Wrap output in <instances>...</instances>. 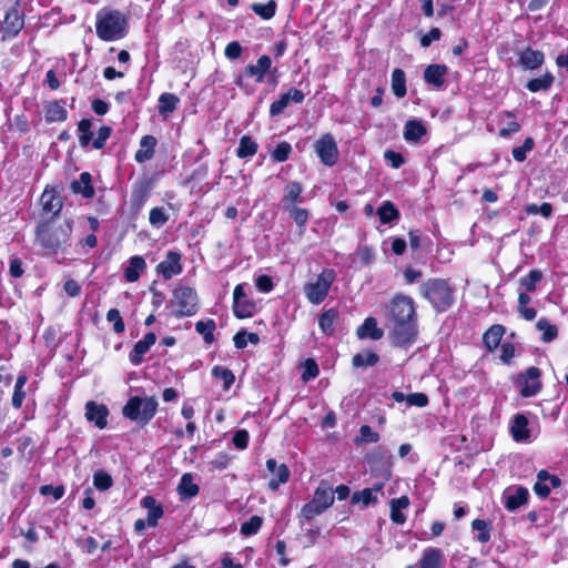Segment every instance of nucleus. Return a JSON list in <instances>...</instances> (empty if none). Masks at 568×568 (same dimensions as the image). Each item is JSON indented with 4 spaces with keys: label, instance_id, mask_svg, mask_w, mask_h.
Instances as JSON below:
<instances>
[{
    "label": "nucleus",
    "instance_id": "f257e3e1",
    "mask_svg": "<svg viewBox=\"0 0 568 568\" xmlns=\"http://www.w3.org/2000/svg\"><path fill=\"white\" fill-rule=\"evenodd\" d=\"M72 230L73 223L71 220L59 223L55 219L50 217L38 224L36 239L48 253L55 254L67 250Z\"/></svg>",
    "mask_w": 568,
    "mask_h": 568
},
{
    "label": "nucleus",
    "instance_id": "f03ea898",
    "mask_svg": "<svg viewBox=\"0 0 568 568\" xmlns=\"http://www.w3.org/2000/svg\"><path fill=\"white\" fill-rule=\"evenodd\" d=\"M419 290L436 312H446L455 302V288L448 280L429 278L420 285Z\"/></svg>",
    "mask_w": 568,
    "mask_h": 568
},
{
    "label": "nucleus",
    "instance_id": "7ed1b4c3",
    "mask_svg": "<svg viewBox=\"0 0 568 568\" xmlns=\"http://www.w3.org/2000/svg\"><path fill=\"white\" fill-rule=\"evenodd\" d=\"M97 36L103 41H116L128 33V20L118 10H100L97 13Z\"/></svg>",
    "mask_w": 568,
    "mask_h": 568
},
{
    "label": "nucleus",
    "instance_id": "20e7f679",
    "mask_svg": "<svg viewBox=\"0 0 568 568\" xmlns=\"http://www.w3.org/2000/svg\"><path fill=\"white\" fill-rule=\"evenodd\" d=\"M158 405L159 403L153 396H133L123 406L122 414L130 420L136 422L140 425H146L154 417Z\"/></svg>",
    "mask_w": 568,
    "mask_h": 568
},
{
    "label": "nucleus",
    "instance_id": "39448f33",
    "mask_svg": "<svg viewBox=\"0 0 568 568\" xmlns=\"http://www.w3.org/2000/svg\"><path fill=\"white\" fill-rule=\"evenodd\" d=\"M171 306L175 310V317L193 316L199 311V298L196 292L189 286H179L173 291Z\"/></svg>",
    "mask_w": 568,
    "mask_h": 568
},
{
    "label": "nucleus",
    "instance_id": "423d86ee",
    "mask_svg": "<svg viewBox=\"0 0 568 568\" xmlns=\"http://www.w3.org/2000/svg\"><path fill=\"white\" fill-rule=\"evenodd\" d=\"M335 280L333 270H324L315 280L304 287L305 295L312 304H321L327 296L329 287Z\"/></svg>",
    "mask_w": 568,
    "mask_h": 568
},
{
    "label": "nucleus",
    "instance_id": "0eeeda50",
    "mask_svg": "<svg viewBox=\"0 0 568 568\" xmlns=\"http://www.w3.org/2000/svg\"><path fill=\"white\" fill-rule=\"evenodd\" d=\"M417 336L416 320L394 321V327L390 333L392 342L395 346L403 347L415 342Z\"/></svg>",
    "mask_w": 568,
    "mask_h": 568
},
{
    "label": "nucleus",
    "instance_id": "6e6552de",
    "mask_svg": "<svg viewBox=\"0 0 568 568\" xmlns=\"http://www.w3.org/2000/svg\"><path fill=\"white\" fill-rule=\"evenodd\" d=\"M271 69L272 59L263 54L257 59L256 64H247L243 73L235 78L234 83L242 88L245 78H254L257 83H261L265 80L266 74L271 72Z\"/></svg>",
    "mask_w": 568,
    "mask_h": 568
},
{
    "label": "nucleus",
    "instance_id": "1a4fd4ad",
    "mask_svg": "<svg viewBox=\"0 0 568 568\" xmlns=\"http://www.w3.org/2000/svg\"><path fill=\"white\" fill-rule=\"evenodd\" d=\"M314 151L321 162L326 166H333L338 160L337 144L333 135L329 133L322 135L314 143Z\"/></svg>",
    "mask_w": 568,
    "mask_h": 568
},
{
    "label": "nucleus",
    "instance_id": "9d476101",
    "mask_svg": "<svg viewBox=\"0 0 568 568\" xmlns=\"http://www.w3.org/2000/svg\"><path fill=\"white\" fill-rule=\"evenodd\" d=\"M390 316L394 321L416 320L414 301L405 295H397L390 303Z\"/></svg>",
    "mask_w": 568,
    "mask_h": 568
},
{
    "label": "nucleus",
    "instance_id": "9b49d317",
    "mask_svg": "<svg viewBox=\"0 0 568 568\" xmlns=\"http://www.w3.org/2000/svg\"><path fill=\"white\" fill-rule=\"evenodd\" d=\"M255 305L246 297L243 284L235 286L233 292V312L237 318H247L253 316Z\"/></svg>",
    "mask_w": 568,
    "mask_h": 568
},
{
    "label": "nucleus",
    "instance_id": "f8f14e48",
    "mask_svg": "<svg viewBox=\"0 0 568 568\" xmlns=\"http://www.w3.org/2000/svg\"><path fill=\"white\" fill-rule=\"evenodd\" d=\"M158 274L168 281L182 272L181 254L175 251H169L165 258L156 266Z\"/></svg>",
    "mask_w": 568,
    "mask_h": 568
},
{
    "label": "nucleus",
    "instance_id": "ddd939ff",
    "mask_svg": "<svg viewBox=\"0 0 568 568\" xmlns=\"http://www.w3.org/2000/svg\"><path fill=\"white\" fill-rule=\"evenodd\" d=\"M540 369L531 366L529 367L524 375H521L519 382L521 385L520 394L524 397L535 396L541 389Z\"/></svg>",
    "mask_w": 568,
    "mask_h": 568
},
{
    "label": "nucleus",
    "instance_id": "4468645a",
    "mask_svg": "<svg viewBox=\"0 0 568 568\" xmlns=\"http://www.w3.org/2000/svg\"><path fill=\"white\" fill-rule=\"evenodd\" d=\"M305 99V94L295 88H291L287 92L280 95V99L274 101L270 106V115L277 116L283 113L285 108L291 103H302Z\"/></svg>",
    "mask_w": 568,
    "mask_h": 568
},
{
    "label": "nucleus",
    "instance_id": "2eb2a0df",
    "mask_svg": "<svg viewBox=\"0 0 568 568\" xmlns=\"http://www.w3.org/2000/svg\"><path fill=\"white\" fill-rule=\"evenodd\" d=\"M109 409L103 404L90 400L85 404V418L93 423L99 429H103L108 425Z\"/></svg>",
    "mask_w": 568,
    "mask_h": 568
},
{
    "label": "nucleus",
    "instance_id": "dca6fc26",
    "mask_svg": "<svg viewBox=\"0 0 568 568\" xmlns=\"http://www.w3.org/2000/svg\"><path fill=\"white\" fill-rule=\"evenodd\" d=\"M267 470L273 475L268 481V488L276 490L281 484H285L290 478V469L285 464H277L274 458L266 462Z\"/></svg>",
    "mask_w": 568,
    "mask_h": 568
},
{
    "label": "nucleus",
    "instance_id": "f3484780",
    "mask_svg": "<svg viewBox=\"0 0 568 568\" xmlns=\"http://www.w3.org/2000/svg\"><path fill=\"white\" fill-rule=\"evenodd\" d=\"M24 26L23 16L19 10L18 3L10 8L3 20V32L10 37H16Z\"/></svg>",
    "mask_w": 568,
    "mask_h": 568
},
{
    "label": "nucleus",
    "instance_id": "a211bd4d",
    "mask_svg": "<svg viewBox=\"0 0 568 568\" xmlns=\"http://www.w3.org/2000/svg\"><path fill=\"white\" fill-rule=\"evenodd\" d=\"M528 496V489L525 487L510 488L504 491L503 501L508 510L514 511L527 503Z\"/></svg>",
    "mask_w": 568,
    "mask_h": 568
},
{
    "label": "nucleus",
    "instance_id": "6ab92c4d",
    "mask_svg": "<svg viewBox=\"0 0 568 568\" xmlns=\"http://www.w3.org/2000/svg\"><path fill=\"white\" fill-rule=\"evenodd\" d=\"M40 203L42 206V211L47 214H52L51 217H55L62 210V200L57 195L54 189L47 187L41 197Z\"/></svg>",
    "mask_w": 568,
    "mask_h": 568
},
{
    "label": "nucleus",
    "instance_id": "aec40b11",
    "mask_svg": "<svg viewBox=\"0 0 568 568\" xmlns=\"http://www.w3.org/2000/svg\"><path fill=\"white\" fill-rule=\"evenodd\" d=\"M156 342V336L154 333L150 332L144 335V337L138 341L131 351L129 358L133 365H139L143 361L144 354L154 345Z\"/></svg>",
    "mask_w": 568,
    "mask_h": 568
},
{
    "label": "nucleus",
    "instance_id": "412c9836",
    "mask_svg": "<svg viewBox=\"0 0 568 568\" xmlns=\"http://www.w3.org/2000/svg\"><path fill=\"white\" fill-rule=\"evenodd\" d=\"M510 434L515 442H530L531 433L528 428V419L523 414H517L510 425Z\"/></svg>",
    "mask_w": 568,
    "mask_h": 568
},
{
    "label": "nucleus",
    "instance_id": "4be33fe9",
    "mask_svg": "<svg viewBox=\"0 0 568 568\" xmlns=\"http://www.w3.org/2000/svg\"><path fill=\"white\" fill-rule=\"evenodd\" d=\"M447 73L448 68L445 64H429L424 71V80L429 85L442 88Z\"/></svg>",
    "mask_w": 568,
    "mask_h": 568
},
{
    "label": "nucleus",
    "instance_id": "5701e85b",
    "mask_svg": "<svg viewBox=\"0 0 568 568\" xmlns=\"http://www.w3.org/2000/svg\"><path fill=\"white\" fill-rule=\"evenodd\" d=\"M71 191L75 194H81L85 199H91L94 195V189L92 186V178L88 172L80 174L79 180H74L71 185Z\"/></svg>",
    "mask_w": 568,
    "mask_h": 568
},
{
    "label": "nucleus",
    "instance_id": "b1692460",
    "mask_svg": "<svg viewBox=\"0 0 568 568\" xmlns=\"http://www.w3.org/2000/svg\"><path fill=\"white\" fill-rule=\"evenodd\" d=\"M156 139L153 135H144L140 141V149L136 151L134 159L139 163L151 160L154 155Z\"/></svg>",
    "mask_w": 568,
    "mask_h": 568
},
{
    "label": "nucleus",
    "instance_id": "393cba45",
    "mask_svg": "<svg viewBox=\"0 0 568 568\" xmlns=\"http://www.w3.org/2000/svg\"><path fill=\"white\" fill-rule=\"evenodd\" d=\"M316 504H318L322 509H328L334 503V490L333 488L325 481H322L318 487L315 489L313 498Z\"/></svg>",
    "mask_w": 568,
    "mask_h": 568
},
{
    "label": "nucleus",
    "instance_id": "a878e982",
    "mask_svg": "<svg viewBox=\"0 0 568 568\" xmlns=\"http://www.w3.org/2000/svg\"><path fill=\"white\" fill-rule=\"evenodd\" d=\"M141 505L148 509L146 523L151 527L158 525V520L163 516V508L159 505L154 497L145 496L141 500Z\"/></svg>",
    "mask_w": 568,
    "mask_h": 568
},
{
    "label": "nucleus",
    "instance_id": "bb28decb",
    "mask_svg": "<svg viewBox=\"0 0 568 568\" xmlns=\"http://www.w3.org/2000/svg\"><path fill=\"white\" fill-rule=\"evenodd\" d=\"M519 63L528 70H535L544 63V53L531 48L525 49L519 55Z\"/></svg>",
    "mask_w": 568,
    "mask_h": 568
},
{
    "label": "nucleus",
    "instance_id": "cd10ccee",
    "mask_svg": "<svg viewBox=\"0 0 568 568\" xmlns=\"http://www.w3.org/2000/svg\"><path fill=\"white\" fill-rule=\"evenodd\" d=\"M302 192H303V187L300 182H296V181L288 182L284 189V195L281 201L283 210L286 209L287 206L296 205V203L301 199Z\"/></svg>",
    "mask_w": 568,
    "mask_h": 568
},
{
    "label": "nucleus",
    "instance_id": "c85d7f7f",
    "mask_svg": "<svg viewBox=\"0 0 568 568\" xmlns=\"http://www.w3.org/2000/svg\"><path fill=\"white\" fill-rule=\"evenodd\" d=\"M178 493L182 500L191 499L199 494V486L193 481V476L189 473L182 475Z\"/></svg>",
    "mask_w": 568,
    "mask_h": 568
},
{
    "label": "nucleus",
    "instance_id": "c756f323",
    "mask_svg": "<svg viewBox=\"0 0 568 568\" xmlns=\"http://www.w3.org/2000/svg\"><path fill=\"white\" fill-rule=\"evenodd\" d=\"M384 333L377 327V322L374 317H367L357 329V336L362 339L371 338L374 341L381 339Z\"/></svg>",
    "mask_w": 568,
    "mask_h": 568
},
{
    "label": "nucleus",
    "instance_id": "7c9ffc66",
    "mask_svg": "<svg viewBox=\"0 0 568 568\" xmlns=\"http://www.w3.org/2000/svg\"><path fill=\"white\" fill-rule=\"evenodd\" d=\"M389 506L392 521L397 525H403L406 521V516L402 510L409 506V498L407 496L394 498L390 500Z\"/></svg>",
    "mask_w": 568,
    "mask_h": 568
},
{
    "label": "nucleus",
    "instance_id": "2f4dec72",
    "mask_svg": "<svg viewBox=\"0 0 568 568\" xmlns=\"http://www.w3.org/2000/svg\"><path fill=\"white\" fill-rule=\"evenodd\" d=\"M505 327L499 324L490 326L483 336V342L489 352H494L500 344Z\"/></svg>",
    "mask_w": 568,
    "mask_h": 568
},
{
    "label": "nucleus",
    "instance_id": "473e14b6",
    "mask_svg": "<svg viewBox=\"0 0 568 568\" xmlns=\"http://www.w3.org/2000/svg\"><path fill=\"white\" fill-rule=\"evenodd\" d=\"M145 267L146 264L142 256H132L129 261V265L124 268V278L131 283L138 281Z\"/></svg>",
    "mask_w": 568,
    "mask_h": 568
},
{
    "label": "nucleus",
    "instance_id": "72a5a7b5",
    "mask_svg": "<svg viewBox=\"0 0 568 568\" xmlns=\"http://www.w3.org/2000/svg\"><path fill=\"white\" fill-rule=\"evenodd\" d=\"M426 134V128L418 120H409L405 124L404 139L408 142H417Z\"/></svg>",
    "mask_w": 568,
    "mask_h": 568
},
{
    "label": "nucleus",
    "instance_id": "f704fd0d",
    "mask_svg": "<svg viewBox=\"0 0 568 568\" xmlns=\"http://www.w3.org/2000/svg\"><path fill=\"white\" fill-rule=\"evenodd\" d=\"M68 112L64 108V102L53 101L50 102L45 108V120L48 122H61L67 119Z\"/></svg>",
    "mask_w": 568,
    "mask_h": 568
},
{
    "label": "nucleus",
    "instance_id": "c9c22d12",
    "mask_svg": "<svg viewBox=\"0 0 568 568\" xmlns=\"http://www.w3.org/2000/svg\"><path fill=\"white\" fill-rule=\"evenodd\" d=\"M443 559V552L438 548L429 547L419 560V568H438Z\"/></svg>",
    "mask_w": 568,
    "mask_h": 568
},
{
    "label": "nucleus",
    "instance_id": "e433bc0d",
    "mask_svg": "<svg viewBox=\"0 0 568 568\" xmlns=\"http://www.w3.org/2000/svg\"><path fill=\"white\" fill-rule=\"evenodd\" d=\"M180 103V99L173 93H162L159 97V106L158 111L162 116H168L170 113L174 112Z\"/></svg>",
    "mask_w": 568,
    "mask_h": 568
},
{
    "label": "nucleus",
    "instance_id": "4c0bfd02",
    "mask_svg": "<svg viewBox=\"0 0 568 568\" xmlns=\"http://www.w3.org/2000/svg\"><path fill=\"white\" fill-rule=\"evenodd\" d=\"M379 361V356L372 351L357 353L352 358V364L356 368L372 367Z\"/></svg>",
    "mask_w": 568,
    "mask_h": 568
},
{
    "label": "nucleus",
    "instance_id": "58836bf2",
    "mask_svg": "<svg viewBox=\"0 0 568 568\" xmlns=\"http://www.w3.org/2000/svg\"><path fill=\"white\" fill-rule=\"evenodd\" d=\"M338 318V311L335 308H329L323 312L318 318V325L322 332L326 335H331L334 332V324Z\"/></svg>",
    "mask_w": 568,
    "mask_h": 568
},
{
    "label": "nucleus",
    "instance_id": "ea45409f",
    "mask_svg": "<svg viewBox=\"0 0 568 568\" xmlns=\"http://www.w3.org/2000/svg\"><path fill=\"white\" fill-rule=\"evenodd\" d=\"M257 143L248 135H243L240 139L236 155L240 159H247L253 156L257 152Z\"/></svg>",
    "mask_w": 568,
    "mask_h": 568
},
{
    "label": "nucleus",
    "instance_id": "a19ab883",
    "mask_svg": "<svg viewBox=\"0 0 568 568\" xmlns=\"http://www.w3.org/2000/svg\"><path fill=\"white\" fill-rule=\"evenodd\" d=\"M392 91L397 98L406 95V75L402 69H395L392 73Z\"/></svg>",
    "mask_w": 568,
    "mask_h": 568
},
{
    "label": "nucleus",
    "instance_id": "79ce46f5",
    "mask_svg": "<svg viewBox=\"0 0 568 568\" xmlns=\"http://www.w3.org/2000/svg\"><path fill=\"white\" fill-rule=\"evenodd\" d=\"M377 214L383 224L392 223L399 219L398 210L389 201L384 202L383 205L378 207Z\"/></svg>",
    "mask_w": 568,
    "mask_h": 568
},
{
    "label": "nucleus",
    "instance_id": "37998d69",
    "mask_svg": "<svg viewBox=\"0 0 568 568\" xmlns=\"http://www.w3.org/2000/svg\"><path fill=\"white\" fill-rule=\"evenodd\" d=\"M554 83V75L549 72L544 74L540 78L531 79L527 82L526 88L530 92H538V91H546L548 90Z\"/></svg>",
    "mask_w": 568,
    "mask_h": 568
},
{
    "label": "nucleus",
    "instance_id": "c03bdc74",
    "mask_svg": "<svg viewBox=\"0 0 568 568\" xmlns=\"http://www.w3.org/2000/svg\"><path fill=\"white\" fill-rule=\"evenodd\" d=\"M382 488L381 485L376 486L374 489L365 488L361 491L354 493L352 496V503L357 504L362 503L365 506L377 503V496L374 494Z\"/></svg>",
    "mask_w": 568,
    "mask_h": 568
},
{
    "label": "nucleus",
    "instance_id": "a18cd8bd",
    "mask_svg": "<svg viewBox=\"0 0 568 568\" xmlns=\"http://www.w3.org/2000/svg\"><path fill=\"white\" fill-rule=\"evenodd\" d=\"M325 509H322V507L312 499L301 509L298 515L301 525H303L304 521H311L313 518L322 515Z\"/></svg>",
    "mask_w": 568,
    "mask_h": 568
},
{
    "label": "nucleus",
    "instance_id": "49530a36",
    "mask_svg": "<svg viewBox=\"0 0 568 568\" xmlns=\"http://www.w3.org/2000/svg\"><path fill=\"white\" fill-rule=\"evenodd\" d=\"M548 478L549 473L547 470L542 469L537 474V481L534 485V491L540 498H547L550 494Z\"/></svg>",
    "mask_w": 568,
    "mask_h": 568
},
{
    "label": "nucleus",
    "instance_id": "de8ad7c7",
    "mask_svg": "<svg viewBox=\"0 0 568 568\" xmlns=\"http://www.w3.org/2000/svg\"><path fill=\"white\" fill-rule=\"evenodd\" d=\"M92 121L90 119H83L78 124L79 131V143L82 148H88L93 141V132L91 130Z\"/></svg>",
    "mask_w": 568,
    "mask_h": 568
},
{
    "label": "nucleus",
    "instance_id": "09e8293b",
    "mask_svg": "<svg viewBox=\"0 0 568 568\" xmlns=\"http://www.w3.org/2000/svg\"><path fill=\"white\" fill-rule=\"evenodd\" d=\"M284 211L288 213L290 217L294 220L300 229L303 230L305 227L310 219V213L306 209L293 205L287 206Z\"/></svg>",
    "mask_w": 568,
    "mask_h": 568
},
{
    "label": "nucleus",
    "instance_id": "8fccbe9b",
    "mask_svg": "<svg viewBox=\"0 0 568 568\" xmlns=\"http://www.w3.org/2000/svg\"><path fill=\"white\" fill-rule=\"evenodd\" d=\"M536 327L538 331L542 333L541 339L545 343L552 342L558 335V328L555 325L550 324L549 321L546 318H540L537 322Z\"/></svg>",
    "mask_w": 568,
    "mask_h": 568
},
{
    "label": "nucleus",
    "instance_id": "3c124183",
    "mask_svg": "<svg viewBox=\"0 0 568 568\" xmlns=\"http://www.w3.org/2000/svg\"><path fill=\"white\" fill-rule=\"evenodd\" d=\"M216 328L215 322L213 320H207L205 322L200 321L195 323V331L203 335L205 343L212 344L214 342V331Z\"/></svg>",
    "mask_w": 568,
    "mask_h": 568
},
{
    "label": "nucleus",
    "instance_id": "603ef678",
    "mask_svg": "<svg viewBox=\"0 0 568 568\" xmlns=\"http://www.w3.org/2000/svg\"><path fill=\"white\" fill-rule=\"evenodd\" d=\"M212 375L223 382V388L227 390L235 381L233 372L223 366H214L212 368Z\"/></svg>",
    "mask_w": 568,
    "mask_h": 568
},
{
    "label": "nucleus",
    "instance_id": "864d4df0",
    "mask_svg": "<svg viewBox=\"0 0 568 568\" xmlns=\"http://www.w3.org/2000/svg\"><path fill=\"white\" fill-rule=\"evenodd\" d=\"M471 528L478 531L476 539L479 542L485 544L490 539V527L488 521L484 519H475L471 523Z\"/></svg>",
    "mask_w": 568,
    "mask_h": 568
},
{
    "label": "nucleus",
    "instance_id": "5fc2aeb1",
    "mask_svg": "<svg viewBox=\"0 0 568 568\" xmlns=\"http://www.w3.org/2000/svg\"><path fill=\"white\" fill-rule=\"evenodd\" d=\"M93 485L97 489L104 491L112 487L113 479L106 471L98 470L93 475Z\"/></svg>",
    "mask_w": 568,
    "mask_h": 568
},
{
    "label": "nucleus",
    "instance_id": "6e6d98bb",
    "mask_svg": "<svg viewBox=\"0 0 568 568\" xmlns=\"http://www.w3.org/2000/svg\"><path fill=\"white\" fill-rule=\"evenodd\" d=\"M169 220V214L164 207H153L150 211L149 222L154 227L163 226Z\"/></svg>",
    "mask_w": 568,
    "mask_h": 568
},
{
    "label": "nucleus",
    "instance_id": "4d7b16f0",
    "mask_svg": "<svg viewBox=\"0 0 568 568\" xmlns=\"http://www.w3.org/2000/svg\"><path fill=\"white\" fill-rule=\"evenodd\" d=\"M263 524V519L254 515L247 521H244L241 526V534L244 536L255 535Z\"/></svg>",
    "mask_w": 568,
    "mask_h": 568
},
{
    "label": "nucleus",
    "instance_id": "13d9d810",
    "mask_svg": "<svg viewBox=\"0 0 568 568\" xmlns=\"http://www.w3.org/2000/svg\"><path fill=\"white\" fill-rule=\"evenodd\" d=\"M542 278V273L539 270H531L526 276L520 278V285L528 292L536 290V284Z\"/></svg>",
    "mask_w": 568,
    "mask_h": 568
},
{
    "label": "nucleus",
    "instance_id": "bf43d9fd",
    "mask_svg": "<svg viewBox=\"0 0 568 568\" xmlns=\"http://www.w3.org/2000/svg\"><path fill=\"white\" fill-rule=\"evenodd\" d=\"M535 146L532 138H526L523 145L513 149V156L517 162H524L527 158V153L530 152Z\"/></svg>",
    "mask_w": 568,
    "mask_h": 568
},
{
    "label": "nucleus",
    "instance_id": "052dcab7",
    "mask_svg": "<svg viewBox=\"0 0 568 568\" xmlns=\"http://www.w3.org/2000/svg\"><path fill=\"white\" fill-rule=\"evenodd\" d=\"M292 153V145L283 141L276 145V148L271 153V158L275 162H284L290 158V154Z\"/></svg>",
    "mask_w": 568,
    "mask_h": 568
},
{
    "label": "nucleus",
    "instance_id": "680f3d73",
    "mask_svg": "<svg viewBox=\"0 0 568 568\" xmlns=\"http://www.w3.org/2000/svg\"><path fill=\"white\" fill-rule=\"evenodd\" d=\"M276 4L274 1H270L267 4L254 3L252 10L261 18L268 20L275 14Z\"/></svg>",
    "mask_w": 568,
    "mask_h": 568
},
{
    "label": "nucleus",
    "instance_id": "e2e57ef3",
    "mask_svg": "<svg viewBox=\"0 0 568 568\" xmlns=\"http://www.w3.org/2000/svg\"><path fill=\"white\" fill-rule=\"evenodd\" d=\"M106 321L113 324V331L116 334L123 333L125 329L124 322L120 315L119 310L111 308L106 313Z\"/></svg>",
    "mask_w": 568,
    "mask_h": 568
},
{
    "label": "nucleus",
    "instance_id": "0e129e2a",
    "mask_svg": "<svg viewBox=\"0 0 568 568\" xmlns=\"http://www.w3.org/2000/svg\"><path fill=\"white\" fill-rule=\"evenodd\" d=\"M112 129L110 126H101L98 131V136L92 141V146L95 150L104 148L106 140L110 138Z\"/></svg>",
    "mask_w": 568,
    "mask_h": 568
},
{
    "label": "nucleus",
    "instance_id": "69168bd1",
    "mask_svg": "<svg viewBox=\"0 0 568 568\" xmlns=\"http://www.w3.org/2000/svg\"><path fill=\"white\" fill-rule=\"evenodd\" d=\"M320 373L318 366L316 362L312 358H308L304 363V372L302 374V379L307 382L310 379L315 378Z\"/></svg>",
    "mask_w": 568,
    "mask_h": 568
},
{
    "label": "nucleus",
    "instance_id": "338daca9",
    "mask_svg": "<svg viewBox=\"0 0 568 568\" xmlns=\"http://www.w3.org/2000/svg\"><path fill=\"white\" fill-rule=\"evenodd\" d=\"M408 406L425 407L428 404V397L424 393H412L406 397Z\"/></svg>",
    "mask_w": 568,
    "mask_h": 568
},
{
    "label": "nucleus",
    "instance_id": "774afa93",
    "mask_svg": "<svg viewBox=\"0 0 568 568\" xmlns=\"http://www.w3.org/2000/svg\"><path fill=\"white\" fill-rule=\"evenodd\" d=\"M243 48L239 41H232L230 42L225 50L224 54L230 60H236L242 55Z\"/></svg>",
    "mask_w": 568,
    "mask_h": 568
}]
</instances>
